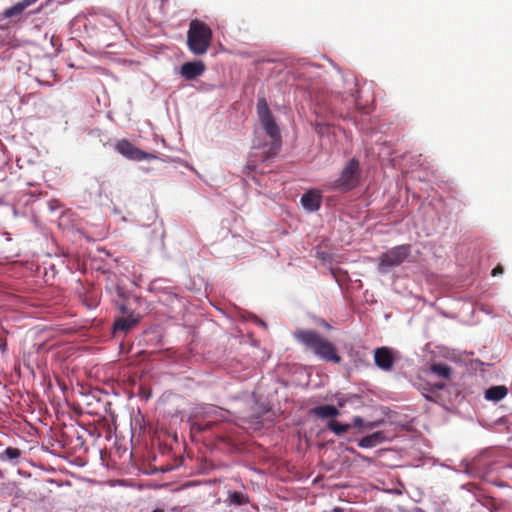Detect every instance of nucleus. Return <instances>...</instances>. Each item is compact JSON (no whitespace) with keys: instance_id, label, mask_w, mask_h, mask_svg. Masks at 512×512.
I'll return each instance as SVG.
<instances>
[{"instance_id":"nucleus-11","label":"nucleus","mask_w":512,"mask_h":512,"mask_svg":"<svg viewBox=\"0 0 512 512\" xmlns=\"http://www.w3.org/2000/svg\"><path fill=\"white\" fill-rule=\"evenodd\" d=\"M312 413L319 418H334L337 417L340 412L333 405L317 406L312 410Z\"/></svg>"},{"instance_id":"nucleus-23","label":"nucleus","mask_w":512,"mask_h":512,"mask_svg":"<svg viewBox=\"0 0 512 512\" xmlns=\"http://www.w3.org/2000/svg\"><path fill=\"white\" fill-rule=\"evenodd\" d=\"M255 164H253L252 162H248L246 165H245V170H247V174H249L251 171H253L255 169Z\"/></svg>"},{"instance_id":"nucleus-6","label":"nucleus","mask_w":512,"mask_h":512,"mask_svg":"<svg viewBox=\"0 0 512 512\" xmlns=\"http://www.w3.org/2000/svg\"><path fill=\"white\" fill-rule=\"evenodd\" d=\"M116 150L130 160L142 161L145 159L156 158L154 155L137 148L126 139H122L117 142Z\"/></svg>"},{"instance_id":"nucleus-15","label":"nucleus","mask_w":512,"mask_h":512,"mask_svg":"<svg viewBox=\"0 0 512 512\" xmlns=\"http://www.w3.org/2000/svg\"><path fill=\"white\" fill-rule=\"evenodd\" d=\"M227 501L230 505L242 506L249 503V497L245 493L234 491L229 492Z\"/></svg>"},{"instance_id":"nucleus-17","label":"nucleus","mask_w":512,"mask_h":512,"mask_svg":"<svg viewBox=\"0 0 512 512\" xmlns=\"http://www.w3.org/2000/svg\"><path fill=\"white\" fill-rule=\"evenodd\" d=\"M21 456V452L18 448L7 447L1 454V461H14Z\"/></svg>"},{"instance_id":"nucleus-24","label":"nucleus","mask_w":512,"mask_h":512,"mask_svg":"<svg viewBox=\"0 0 512 512\" xmlns=\"http://www.w3.org/2000/svg\"><path fill=\"white\" fill-rule=\"evenodd\" d=\"M434 387H435L436 389H438V390H442V389H444V387H445V383H443V382H438V383L434 384Z\"/></svg>"},{"instance_id":"nucleus-1","label":"nucleus","mask_w":512,"mask_h":512,"mask_svg":"<svg viewBox=\"0 0 512 512\" xmlns=\"http://www.w3.org/2000/svg\"><path fill=\"white\" fill-rule=\"evenodd\" d=\"M295 338L313 350V352L325 361L339 363L340 356L337 355L335 346L313 330H299L294 334Z\"/></svg>"},{"instance_id":"nucleus-13","label":"nucleus","mask_w":512,"mask_h":512,"mask_svg":"<svg viewBox=\"0 0 512 512\" xmlns=\"http://www.w3.org/2000/svg\"><path fill=\"white\" fill-rule=\"evenodd\" d=\"M32 4V0H22L3 12V18H11L20 15L28 6Z\"/></svg>"},{"instance_id":"nucleus-18","label":"nucleus","mask_w":512,"mask_h":512,"mask_svg":"<svg viewBox=\"0 0 512 512\" xmlns=\"http://www.w3.org/2000/svg\"><path fill=\"white\" fill-rule=\"evenodd\" d=\"M327 427L335 435L341 436V435L346 433L351 428V424H341V423H338L336 421H330L328 423Z\"/></svg>"},{"instance_id":"nucleus-3","label":"nucleus","mask_w":512,"mask_h":512,"mask_svg":"<svg viewBox=\"0 0 512 512\" xmlns=\"http://www.w3.org/2000/svg\"><path fill=\"white\" fill-rule=\"evenodd\" d=\"M257 114L266 134L272 139L270 149L265 152V159L277 154L281 147V135L275 118L270 111L265 98H259L257 101Z\"/></svg>"},{"instance_id":"nucleus-16","label":"nucleus","mask_w":512,"mask_h":512,"mask_svg":"<svg viewBox=\"0 0 512 512\" xmlns=\"http://www.w3.org/2000/svg\"><path fill=\"white\" fill-rule=\"evenodd\" d=\"M430 370L436 376L448 379L451 375V368L445 363H435L431 365Z\"/></svg>"},{"instance_id":"nucleus-4","label":"nucleus","mask_w":512,"mask_h":512,"mask_svg":"<svg viewBox=\"0 0 512 512\" xmlns=\"http://www.w3.org/2000/svg\"><path fill=\"white\" fill-rule=\"evenodd\" d=\"M359 183V161L351 159L343 168L340 176L332 183L331 188L340 191H349Z\"/></svg>"},{"instance_id":"nucleus-19","label":"nucleus","mask_w":512,"mask_h":512,"mask_svg":"<svg viewBox=\"0 0 512 512\" xmlns=\"http://www.w3.org/2000/svg\"><path fill=\"white\" fill-rule=\"evenodd\" d=\"M361 429L364 426V421L360 416H355L352 420L351 427Z\"/></svg>"},{"instance_id":"nucleus-22","label":"nucleus","mask_w":512,"mask_h":512,"mask_svg":"<svg viewBox=\"0 0 512 512\" xmlns=\"http://www.w3.org/2000/svg\"><path fill=\"white\" fill-rule=\"evenodd\" d=\"M503 272H504L503 267L498 265L497 267H495L492 270V276H497V275L503 274Z\"/></svg>"},{"instance_id":"nucleus-20","label":"nucleus","mask_w":512,"mask_h":512,"mask_svg":"<svg viewBox=\"0 0 512 512\" xmlns=\"http://www.w3.org/2000/svg\"><path fill=\"white\" fill-rule=\"evenodd\" d=\"M329 129L328 125L325 123H316V131L319 134H324Z\"/></svg>"},{"instance_id":"nucleus-8","label":"nucleus","mask_w":512,"mask_h":512,"mask_svg":"<svg viewBox=\"0 0 512 512\" xmlns=\"http://www.w3.org/2000/svg\"><path fill=\"white\" fill-rule=\"evenodd\" d=\"M375 364L382 370L389 371L393 367L391 351L386 347L377 348L374 353Z\"/></svg>"},{"instance_id":"nucleus-9","label":"nucleus","mask_w":512,"mask_h":512,"mask_svg":"<svg viewBox=\"0 0 512 512\" xmlns=\"http://www.w3.org/2000/svg\"><path fill=\"white\" fill-rule=\"evenodd\" d=\"M301 203L308 211H315L320 207L321 195L316 190H310L301 197Z\"/></svg>"},{"instance_id":"nucleus-27","label":"nucleus","mask_w":512,"mask_h":512,"mask_svg":"<svg viewBox=\"0 0 512 512\" xmlns=\"http://www.w3.org/2000/svg\"><path fill=\"white\" fill-rule=\"evenodd\" d=\"M152 512H163L162 510H159V509H155L153 510Z\"/></svg>"},{"instance_id":"nucleus-10","label":"nucleus","mask_w":512,"mask_h":512,"mask_svg":"<svg viewBox=\"0 0 512 512\" xmlns=\"http://www.w3.org/2000/svg\"><path fill=\"white\" fill-rule=\"evenodd\" d=\"M508 394V388L505 385H497L489 387L484 392V398L487 401L499 402L504 399Z\"/></svg>"},{"instance_id":"nucleus-2","label":"nucleus","mask_w":512,"mask_h":512,"mask_svg":"<svg viewBox=\"0 0 512 512\" xmlns=\"http://www.w3.org/2000/svg\"><path fill=\"white\" fill-rule=\"evenodd\" d=\"M212 37L211 28L205 22L194 19L187 32L188 49L194 55H204L211 46Z\"/></svg>"},{"instance_id":"nucleus-5","label":"nucleus","mask_w":512,"mask_h":512,"mask_svg":"<svg viewBox=\"0 0 512 512\" xmlns=\"http://www.w3.org/2000/svg\"><path fill=\"white\" fill-rule=\"evenodd\" d=\"M410 254L409 245H399L379 257V270L383 273L387 272L390 268L401 265Z\"/></svg>"},{"instance_id":"nucleus-26","label":"nucleus","mask_w":512,"mask_h":512,"mask_svg":"<svg viewBox=\"0 0 512 512\" xmlns=\"http://www.w3.org/2000/svg\"><path fill=\"white\" fill-rule=\"evenodd\" d=\"M331 512H343V509L340 507H335Z\"/></svg>"},{"instance_id":"nucleus-14","label":"nucleus","mask_w":512,"mask_h":512,"mask_svg":"<svg viewBox=\"0 0 512 512\" xmlns=\"http://www.w3.org/2000/svg\"><path fill=\"white\" fill-rule=\"evenodd\" d=\"M137 323H138V318L130 315L126 318L118 319L114 324V329L116 331L126 332V331L132 329Z\"/></svg>"},{"instance_id":"nucleus-21","label":"nucleus","mask_w":512,"mask_h":512,"mask_svg":"<svg viewBox=\"0 0 512 512\" xmlns=\"http://www.w3.org/2000/svg\"><path fill=\"white\" fill-rule=\"evenodd\" d=\"M71 216H72V214L69 211H67L61 215L60 220L62 222H67V221L74 222L75 221L74 219H70Z\"/></svg>"},{"instance_id":"nucleus-25","label":"nucleus","mask_w":512,"mask_h":512,"mask_svg":"<svg viewBox=\"0 0 512 512\" xmlns=\"http://www.w3.org/2000/svg\"><path fill=\"white\" fill-rule=\"evenodd\" d=\"M255 320L257 321V323H259V325L266 327L265 323L262 320L258 319L257 317L255 318Z\"/></svg>"},{"instance_id":"nucleus-12","label":"nucleus","mask_w":512,"mask_h":512,"mask_svg":"<svg viewBox=\"0 0 512 512\" xmlns=\"http://www.w3.org/2000/svg\"><path fill=\"white\" fill-rule=\"evenodd\" d=\"M384 440L382 432H375L371 435L365 436L358 441V446L361 448H373Z\"/></svg>"},{"instance_id":"nucleus-7","label":"nucleus","mask_w":512,"mask_h":512,"mask_svg":"<svg viewBox=\"0 0 512 512\" xmlns=\"http://www.w3.org/2000/svg\"><path fill=\"white\" fill-rule=\"evenodd\" d=\"M205 65L202 61L186 62L181 66L180 73L187 80H193L202 75Z\"/></svg>"}]
</instances>
